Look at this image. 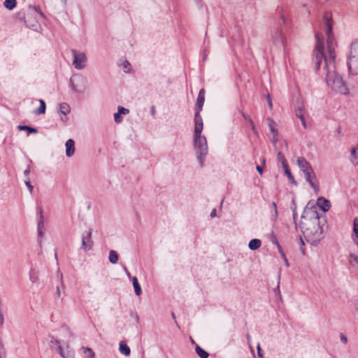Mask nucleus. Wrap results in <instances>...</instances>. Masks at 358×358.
<instances>
[{"label":"nucleus","instance_id":"obj_44","mask_svg":"<svg viewBox=\"0 0 358 358\" xmlns=\"http://www.w3.org/2000/svg\"><path fill=\"white\" fill-rule=\"evenodd\" d=\"M256 169H257V171H258V173H259L260 175H262V174L263 173V169H262V167H261L260 166L257 165V166H256Z\"/></svg>","mask_w":358,"mask_h":358},{"label":"nucleus","instance_id":"obj_22","mask_svg":"<svg viewBox=\"0 0 358 358\" xmlns=\"http://www.w3.org/2000/svg\"><path fill=\"white\" fill-rule=\"evenodd\" d=\"M261 244H262V242L259 239L255 238V239H252L249 242L248 247L250 250H255L258 249L261 246Z\"/></svg>","mask_w":358,"mask_h":358},{"label":"nucleus","instance_id":"obj_26","mask_svg":"<svg viewBox=\"0 0 358 358\" xmlns=\"http://www.w3.org/2000/svg\"><path fill=\"white\" fill-rule=\"evenodd\" d=\"M70 106L66 103H62L59 104V113L66 115L70 113Z\"/></svg>","mask_w":358,"mask_h":358},{"label":"nucleus","instance_id":"obj_49","mask_svg":"<svg viewBox=\"0 0 358 358\" xmlns=\"http://www.w3.org/2000/svg\"><path fill=\"white\" fill-rule=\"evenodd\" d=\"M268 106H269V108H270L271 109H272V108H273V104H272V101H271V98H270V96H268Z\"/></svg>","mask_w":358,"mask_h":358},{"label":"nucleus","instance_id":"obj_52","mask_svg":"<svg viewBox=\"0 0 358 358\" xmlns=\"http://www.w3.org/2000/svg\"><path fill=\"white\" fill-rule=\"evenodd\" d=\"M280 18H281L282 23L285 24L286 23V20L285 18V16L283 15H282Z\"/></svg>","mask_w":358,"mask_h":358},{"label":"nucleus","instance_id":"obj_27","mask_svg":"<svg viewBox=\"0 0 358 358\" xmlns=\"http://www.w3.org/2000/svg\"><path fill=\"white\" fill-rule=\"evenodd\" d=\"M349 55L358 57V41L351 44Z\"/></svg>","mask_w":358,"mask_h":358},{"label":"nucleus","instance_id":"obj_57","mask_svg":"<svg viewBox=\"0 0 358 358\" xmlns=\"http://www.w3.org/2000/svg\"><path fill=\"white\" fill-rule=\"evenodd\" d=\"M124 270H125V271H126V273H127V275L128 276H129V275H130V273H129V272L128 271V270H127V268L126 267H124Z\"/></svg>","mask_w":358,"mask_h":358},{"label":"nucleus","instance_id":"obj_34","mask_svg":"<svg viewBox=\"0 0 358 358\" xmlns=\"http://www.w3.org/2000/svg\"><path fill=\"white\" fill-rule=\"evenodd\" d=\"M284 171H285V175H287V176L288 177L289 181L292 182V183H294L295 185H296V182L294 180V178L293 176V175L292 174L289 169V166L286 167V168H284Z\"/></svg>","mask_w":358,"mask_h":358},{"label":"nucleus","instance_id":"obj_38","mask_svg":"<svg viewBox=\"0 0 358 358\" xmlns=\"http://www.w3.org/2000/svg\"><path fill=\"white\" fill-rule=\"evenodd\" d=\"M114 120L116 123H120L122 121L121 114L118 112L114 114Z\"/></svg>","mask_w":358,"mask_h":358},{"label":"nucleus","instance_id":"obj_11","mask_svg":"<svg viewBox=\"0 0 358 358\" xmlns=\"http://www.w3.org/2000/svg\"><path fill=\"white\" fill-rule=\"evenodd\" d=\"M267 120L268 121V127L270 129V131L272 134L273 143L275 144L278 141V124L271 118H268Z\"/></svg>","mask_w":358,"mask_h":358},{"label":"nucleus","instance_id":"obj_18","mask_svg":"<svg viewBox=\"0 0 358 358\" xmlns=\"http://www.w3.org/2000/svg\"><path fill=\"white\" fill-rule=\"evenodd\" d=\"M119 350L121 354L125 355V356H129L130 354H131V350H130V348L127 345L126 341H122L120 343V348H119Z\"/></svg>","mask_w":358,"mask_h":358},{"label":"nucleus","instance_id":"obj_35","mask_svg":"<svg viewBox=\"0 0 358 358\" xmlns=\"http://www.w3.org/2000/svg\"><path fill=\"white\" fill-rule=\"evenodd\" d=\"M243 117L246 121H248L250 123L253 132L255 134L257 133V131L255 127V124L253 120L251 119V117L248 115H243Z\"/></svg>","mask_w":358,"mask_h":358},{"label":"nucleus","instance_id":"obj_20","mask_svg":"<svg viewBox=\"0 0 358 358\" xmlns=\"http://www.w3.org/2000/svg\"><path fill=\"white\" fill-rule=\"evenodd\" d=\"M132 283H133V286L134 288L135 294L137 296H140L142 293V291H141V287L138 282V279L136 277L134 276L132 278Z\"/></svg>","mask_w":358,"mask_h":358},{"label":"nucleus","instance_id":"obj_28","mask_svg":"<svg viewBox=\"0 0 358 358\" xmlns=\"http://www.w3.org/2000/svg\"><path fill=\"white\" fill-rule=\"evenodd\" d=\"M39 103H40L39 108L37 110H36L34 112L36 115H41V114H44L45 113L46 105H45V101L43 99H40Z\"/></svg>","mask_w":358,"mask_h":358},{"label":"nucleus","instance_id":"obj_6","mask_svg":"<svg viewBox=\"0 0 358 358\" xmlns=\"http://www.w3.org/2000/svg\"><path fill=\"white\" fill-rule=\"evenodd\" d=\"M303 173H304L306 180L315 191H317L319 189L318 182L313 168L309 169L308 171H306Z\"/></svg>","mask_w":358,"mask_h":358},{"label":"nucleus","instance_id":"obj_23","mask_svg":"<svg viewBox=\"0 0 358 358\" xmlns=\"http://www.w3.org/2000/svg\"><path fill=\"white\" fill-rule=\"evenodd\" d=\"M17 128L20 131H27L28 135L30 134H36L38 132V130L36 128L27 125H19Z\"/></svg>","mask_w":358,"mask_h":358},{"label":"nucleus","instance_id":"obj_13","mask_svg":"<svg viewBox=\"0 0 358 358\" xmlns=\"http://www.w3.org/2000/svg\"><path fill=\"white\" fill-rule=\"evenodd\" d=\"M70 81L73 90L77 92H83V90L78 86V83H83L84 82V80L81 76L71 78Z\"/></svg>","mask_w":358,"mask_h":358},{"label":"nucleus","instance_id":"obj_16","mask_svg":"<svg viewBox=\"0 0 358 358\" xmlns=\"http://www.w3.org/2000/svg\"><path fill=\"white\" fill-rule=\"evenodd\" d=\"M75 143L73 139H69L66 142V155L67 157H71L75 153Z\"/></svg>","mask_w":358,"mask_h":358},{"label":"nucleus","instance_id":"obj_60","mask_svg":"<svg viewBox=\"0 0 358 358\" xmlns=\"http://www.w3.org/2000/svg\"><path fill=\"white\" fill-rule=\"evenodd\" d=\"M262 164H265V163H266V159H265L264 158H263V159H262Z\"/></svg>","mask_w":358,"mask_h":358},{"label":"nucleus","instance_id":"obj_33","mask_svg":"<svg viewBox=\"0 0 358 358\" xmlns=\"http://www.w3.org/2000/svg\"><path fill=\"white\" fill-rule=\"evenodd\" d=\"M83 354H85L87 358H94L95 357V353L94 352L92 349H91L90 348H88V347L83 348Z\"/></svg>","mask_w":358,"mask_h":358},{"label":"nucleus","instance_id":"obj_40","mask_svg":"<svg viewBox=\"0 0 358 358\" xmlns=\"http://www.w3.org/2000/svg\"><path fill=\"white\" fill-rule=\"evenodd\" d=\"M257 354H258V356H259L260 358H264V353H263V351H262V350L261 349V348H260V345H259V344H258V345H257Z\"/></svg>","mask_w":358,"mask_h":358},{"label":"nucleus","instance_id":"obj_47","mask_svg":"<svg viewBox=\"0 0 358 358\" xmlns=\"http://www.w3.org/2000/svg\"><path fill=\"white\" fill-rule=\"evenodd\" d=\"M3 315L1 312H0V325L2 326L3 324Z\"/></svg>","mask_w":358,"mask_h":358},{"label":"nucleus","instance_id":"obj_2","mask_svg":"<svg viewBox=\"0 0 358 358\" xmlns=\"http://www.w3.org/2000/svg\"><path fill=\"white\" fill-rule=\"evenodd\" d=\"M299 225L306 241L311 245H317L323 238V230L316 212L310 218L303 215Z\"/></svg>","mask_w":358,"mask_h":358},{"label":"nucleus","instance_id":"obj_53","mask_svg":"<svg viewBox=\"0 0 358 358\" xmlns=\"http://www.w3.org/2000/svg\"><path fill=\"white\" fill-rule=\"evenodd\" d=\"M35 10L38 12L41 15H43V13L41 12L40 10V8L39 7H36L35 8Z\"/></svg>","mask_w":358,"mask_h":358},{"label":"nucleus","instance_id":"obj_5","mask_svg":"<svg viewBox=\"0 0 358 358\" xmlns=\"http://www.w3.org/2000/svg\"><path fill=\"white\" fill-rule=\"evenodd\" d=\"M272 41L273 44L278 47H285L286 38L283 34L282 28L276 27L272 32Z\"/></svg>","mask_w":358,"mask_h":358},{"label":"nucleus","instance_id":"obj_1","mask_svg":"<svg viewBox=\"0 0 358 358\" xmlns=\"http://www.w3.org/2000/svg\"><path fill=\"white\" fill-rule=\"evenodd\" d=\"M324 24L326 27L327 44L328 56L324 53V46L322 34L316 33V45L313 53V68L317 72L322 64H324L326 83L331 90L341 94L349 93L346 83L338 73L335 65L336 53L334 48V36L332 33L333 20L330 13H325L323 16Z\"/></svg>","mask_w":358,"mask_h":358},{"label":"nucleus","instance_id":"obj_29","mask_svg":"<svg viewBox=\"0 0 358 358\" xmlns=\"http://www.w3.org/2000/svg\"><path fill=\"white\" fill-rule=\"evenodd\" d=\"M195 350L200 358H208L209 356V354L199 345L196 346Z\"/></svg>","mask_w":358,"mask_h":358},{"label":"nucleus","instance_id":"obj_54","mask_svg":"<svg viewBox=\"0 0 358 358\" xmlns=\"http://www.w3.org/2000/svg\"><path fill=\"white\" fill-rule=\"evenodd\" d=\"M171 316L173 317V319L175 320V322L177 323L176 320V315L173 312L171 313Z\"/></svg>","mask_w":358,"mask_h":358},{"label":"nucleus","instance_id":"obj_62","mask_svg":"<svg viewBox=\"0 0 358 358\" xmlns=\"http://www.w3.org/2000/svg\"><path fill=\"white\" fill-rule=\"evenodd\" d=\"M62 1H64V4L66 3V0H62Z\"/></svg>","mask_w":358,"mask_h":358},{"label":"nucleus","instance_id":"obj_46","mask_svg":"<svg viewBox=\"0 0 358 358\" xmlns=\"http://www.w3.org/2000/svg\"><path fill=\"white\" fill-rule=\"evenodd\" d=\"M292 212H293V219L294 220V221H296V216H297V214H296V207H294L293 209H292Z\"/></svg>","mask_w":358,"mask_h":358},{"label":"nucleus","instance_id":"obj_8","mask_svg":"<svg viewBox=\"0 0 358 358\" xmlns=\"http://www.w3.org/2000/svg\"><path fill=\"white\" fill-rule=\"evenodd\" d=\"M201 110H195L194 113V134H196L198 137L199 134H201L203 131V120L200 115V112Z\"/></svg>","mask_w":358,"mask_h":358},{"label":"nucleus","instance_id":"obj_45","mask_svg":"<svg viewBox=\"0 0 358 358\" xmlns=\"http://www.w3.org/2000/svg\"><path fill=\"white\" fill-rule=\"evenodd\" d=\"M277 248H278L279 253L280 254V256L282 255V254H285V252H283L282 247L280 244H278Z\"/></svg>","mask_w":358,"mask_h":358},{"label":"nucleus","instance_id":"obj_41","mask_svg":"<svg viewBox=\"0 0 358 358\" xmlns=\"http://www.w3.org/2000/svg\"><path fill=\"white\" fill-rule=\"evenodd\" d=\"M281 257L282 259H283L284 262H285V264L286 265L287 267H289V262H288V260L286 257V255L285 254H282V255H281Z\"/></svg>","mask_w":358,"mask_h":358},{"label":"nucleus","instance_id":"obj_43","mask_svg":"<svg viewBox=\"0 0 358 358\" xmlns=\"http://www.w3.org/2000/svg\"><path fill=\"white\" fill-rule=\"evenodd\" d=\"M341 340L342 342H343L345 344H346L348 343V338L347 337L343 335V334H341Z\"/></svg>","mask_w":358,"mask_h":358},{"label":"nucleus","instance_id":"obj_37","mask_svg":"<svg viewBox=\"0 0 358 358\" xmlns=\"http://www.w3.org/2000/svg\"><path fill=\"white\" fill-rule=\"evenodd\" d=\"M117 112L121 115H126L129 113V109L124 108L122 106H118Z\"/></svg>","mask_w":358,"mask_h":358},{"label":"nucleus","instance_id":"obj_48","mask_svg":"<svg viewBox=\"0 0 358 358\" xmlns=\"http://www.w3.org/2000/svg\"><path fill=\"white\" fill-rule=\"evenodd\" d=\"M350 257L357 264H358V255H351Z\"/></svg>","mask_w":358,"mask_h":358},{"label":"nucleus","instance_id":"obj_3","mask_svg":"<svg viewBox=\"0 0 358 358\" xmlns=\"http://www.w3.org/2000/svg\"><path fill=\"white\" fill-rule=\"evenodd\" d=\"M194 146L196 150L200 166H203L208 152L206 138L202 136L201 134H199L198 137L196 134H194Z\"/></svg>","mask_w":358,"mask_h":358},{"label":"nucleus","instance_id":"obj_31","mask_svg":"<svg viewBox=\"0 0 358 358\" xmlns=\"http://www.w3.org/2000/svg\"><path fill=\"white\" fill-rule=\"evenodd\" d=\"M16 0H5L3 2V6L9 10H13L16 6Z\"/></svg>","mask_w":358,"mask_h":358},{"label":"nucleus","instance_id":"obj_7","mask_svg":"<svg viewBox=\"0 0 358 358\" xmlns=\"http://www.w3.org/2000/svg\"><path fill=\"white\" fill-rule=\"evenodd\" d=\"M93 241L92 240V229H90L82 236V248L85 251H89L92 248Z\"/></svg>","mask_w":358,"mask_h":358},{"label":"nucleus","instance_id":"obj_50","mask_svg":"<svg viewBox=\"0 0 358 358\" xmlns=\"http://www.w3.org/2000/svg\"><path fill=\"white\" fill-rule=\"evenodd\" d=\"M151 113H152V116L155 115L156 110H155V106H152L151 107Z\"/></svg>","mask_w":358,"mask_h":358},{"label":"nucleus","instance_id":"obj_61","mask_svg":"<svg viewBox=\"0 0 358 358\" xmlns=\"http://www.w3.org/2000/svg\"><path fill=\"white\" fill-rule=\"evenodd\" d=\"M300 241H301V243L303 245L304 243H303V241L302 238H300Z\"/></svg>","mask_w":358,"mask_h":358},{"label":"nucleus","instance_id":"obj_19","mask_svg":"<svg viewBox=\"0 0 358 358\" xmlns=\"http://www.w3.org/2000/svg\"><path fill=\"white\" fill-rule=\"evenodd\" d=\"M352 239L354 243L358 245V218H355L353 221Z\"/></svg>","mask_w":358,"mask_h":358},{"label":"nucleus","instance_id":"obj_39","mask_svg":"<svg viewBox=\"0 0 358 358\" xmlns=\"http://www.w3.org/2000/svg\"><path fill=\"white\" fill-rule=\"evenodd\" d=\"M130 64L127 62V61H125L124 63V65H123V69H124V72H129L130 71Z\"/></svg>","mask_w":358,"mask_h":358},{"label":"nucleus","instance_id":"obj_12","mask_svg":"<svg viewBox=\"0 0 358 358\" xmlns=\"http://www.w3.org/2000/svg\"><path fill=\"white\" fill-rule=\"evenodd\" d=\"M205 101V90L203 88L201 89L198 97L196 99V103L195 106V110H202L203 106Z\"/></svg>","mask_w":358,"mask_h":358},{"label":"nucleus","instance_id":"obj_17","mask_svg":"<svg viewBox=\"0 0 358 358\" xmlns=\"http://www.w3.org/2000/svg\"><path fill=\"white\" fill-rule=\"evenodd\" d=\"M38 214H39V220L38 223V234L40 237H42L43 235V229H44V221H43V210L41 208H38Z\"/></svg>","mask_w":358,"mask_h":358},{"label":"nucleus","instance_id":"obj_21","mask_svg":"<svg viewBox=\"0 0 358 358\" xmlns=\"http://www.w3.org/2000/svg\"><path fill=\"white\" fill-rule=\"evenodd\" d=\"M296 117L300 119V120L301 122V124L303 126V127L306 128V124L303 110L302 108H299L298 109H296Z\"/></svg>","mask_w":358,"mask_h":358},{"label":"nucleus","instance_id":"obj_25","mask_svg":"<svg viewBox=\"0 0 358 358\" xmlns=\"http://www.w3.org/2000/svg\"><path fill=\"white\" fill-rule=\"evenodd\" d=\"M277 159L278 162H280L282 164V168H286L288 166V164L287 162V159L285 157V155L282 154V152H278L277 154Z\"/></svg>","mask_w":358,"mask_h":358},{"label":"nucleus","instance_id":"obj_51","mask_svg":"<svg viewBox=\"0 0 358 358\" xmlns=\"http://www.w3.org/2000/svg\"><path fill=\"white\" fill-rule=\"evenodd\" d=\"M216 215V210L213 209V211L210 213V217H213Z\"/></svg>","mask_w":358,"mask_h":358},{"label":"nucleus","instance_id":"obj_30","mask_svg":"<svg viewBox=\"0 0 358 358\" xmlns=\"http://www.w3.org/2000/svg\"><path fill=\"white\" fill-rule=\"evenodd\" d=\"M350 161L355 166L358 165V157H357V148H354L351 150Z\"/></svg>","mask_w":358,"mask_h":358},{"label":"nucleus","instance_id":"obj_9","mask_svg":"<svg viewBox=\"0 0 358 358\" xmlns=\"http://www.w3.org/2000/svg\"><path fill=\"white\" fill-rule=\"evenodd\" d=\"M348 66L351 73L358 74V57L348 55Z\"/></svg>","mask_w":358,"mask_h":358},{"label":"nucleus","instance_id":"obj_15","mask_svg":"<svg viewBox=\"0 0 358 358\" xmlns=\"http://www.w3.org/2000/svg\"><path fill=\"white\" fill-rule=\"evenodd\" d=\"M297 164L303 172L308 171L309 169L312 168L310 164L303 157L297 158Z\"/></svg>","mask_w":358,"mask_h":358},{"label":"nucleus","instance_id":"obj_10","mask_svg":"<svg viewBox=\"0 0 358 358\" xmlns=\"http://www.w3.org/2000/svg\"><path fill=\"white\" fill-rule=\"evenodd\" d=\"M56 352H58L63 358H73L74 352L71 350L69 345H66L65 347L59 346L55 349Z\"/></svg>","mask_w":358,"mask_h":358},{"label":"nucleus","instance_id":"obj_55","mask_svg":"<svg viewBox=\"0 0 358 358\" xmlns=\"http://www.w3.org/2000/svg\"><path fill=\"white\" fill-rule=\"evenodd\" d=\"M29 173V169L28 168L27 169H26L24 172V175L25 176H27Z\"/></svg>","mask_w":358,"mask_h":358},{"label":"nucleus","instance_id":"obj_58","mask_svg":"<svg viewBox=\"0 0 358 358\" xmlns=\"http://www.w3.org/2000/svg\"><path fill=\"white\" fill-rule=\"evenodd\" d=\"M57 293L58 296H60V290H59V287H57Z\"/></svg>","mask_w":358,"mask_h":358},{"label":"nucleus","instance_id":"obj_4","mask_svg":"<svg viewBox=\"0 0 358 358\" xmlns=\"http://www.w3.org/2000/svg\"><path fill=\"white\" fill-rule=\"evenodd\" d=\"M73 61V64L76 69L80 70L85 66L87 57L84 52H77L76 50H71Z\"/></svg>","mask_w":358,"mask_h":358},{"label":"nucleus","instance_id":"obj_32","mask_svg":"<svg viewBox=\"0 0 358 358\" xmlns=\"http://www.w3.org/2000/svg\"><path fill=\"white\" fill-rule=\"evenodd\" d=\"M108 258L111 264H116L118 260V255L115 250H110Z\"/></svg>","mask_w":358,"mask_h":358},{"label":"nucleus","instance_id":"obj_63","mask_svg":"<svg viewBox=\"0 0 358 358\" xmlns=\"http://www.w3.org/2000/svg\"><path fill=\"white\" fill-rule=\"evenodd\" d=\"M357 149H358V143H357Z\"/></svg>","mask_w":358,"mask_h":358},{"label":"nucleus","instance_id":"obj_59","mask_svg":"<svg viewBox=\"0 0 358 358\" xmlns=\"http://www.w3.org/2000/svg\"><path fill=\"white\" fill-rule=\"evenodd\" d=\"M273 243L274 244H275L277 247H278V244H280L276 239L274 241H273Z\"/></svg>","mask_w":358,"mask_h":358},{"label":"nucleus","instance_id":"obj_36","mask_svg":"<svg viewBox=\"0 0 358 358\" xmlns=\"http://www.w3.org/2000/svg\"><path fill=\"white\" fill-rule=\"evenodd\" d=\"M50 346L51 348H53L55 346V349L57 348H59V346H62L60 341L58 339H56L53 337H52L50 341Z\"/></svg>","mask_w":358,"mask_h":358},{"label":"nucleus","instance_id":"obj_24","mask_svg":"<svg viewBox=\"0 0 358 358\" xmlns=\"http://www.w3.org/2000/svg\"><path fill=\"white\" fill-rule=\"evenodd\" d=\"M271 219L275 221L278 219V207L275 202L273 201L271 205Z\"/></svg>","mask_w":358,"mask_h":358},{"label":"nucleus","instance_id":"obj_14","mask_svg":"<svg viewBox=\"0 0 358 358\" xmlns=\"http://www.w3.org/2000/svg\"><path fill=\"white\" fill-rule=\"evenodd\" d=\"M317 203L323 212H327L331 207L330 201L324 197L318 198Z\"/></svg>","mask_w":358,"mask_h":358},{"label":"nucleus","instance_id":"obj_56","mask_svg":"<svg viewBox=\"0 0 358 358\" xmlns=\"http://www.w3.org/2000/svg\"><path fill=\"white\" fill-rule=\"evenodd\" d=\"M247 340H248V343H250L251 338H250V336L249 334L247 336Z\"/></svg>","mask_w":358,"mask_h":358},{"label":"nucleus","instance_id":"obj_42","mask_svg":"<svg viewBox=\"0 0 358 358\" xmlns=\"http://www.w3.org/2000/svg\"><path fill=\"white\" fill-rule=\"evenodd\" d=\"M25 184L27 187H28L30 192H32L33 191V186L31 185V182L29 181H26Z\"/></svg>","mask_w":358,"mask_h":358}]
</instances>
